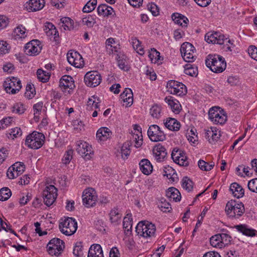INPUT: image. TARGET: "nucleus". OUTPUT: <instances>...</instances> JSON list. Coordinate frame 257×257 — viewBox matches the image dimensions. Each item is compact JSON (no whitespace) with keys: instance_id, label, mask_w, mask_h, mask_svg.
I'll return each instance as SVG.
<instances>
[{"instance_id":"nucleus-43","label":"nucleus","mask_w":257,"mask_h":257,"mask_svg":"<svg viewBox=\"0 0 257 257\" xmlns=\"http://www.w3.org/2000/svg\"><path fill=\"white\" fill-rule=\"evenodd\" d=\"M97 5V0H89L84 6L82 11L88 13L93 11Z\"/></svg>"},{"instance_id":"nucleus-6","label":"nucleus","mask_w":257,"mask_h":257,"mask_svg":"<svg viewBox=\"0 0 257 257\" xmlns=\"http://www.w3.org/2000/svg\"><path fill=\"white\" fill-rule=\"evenodd\" d=\"M61 232L67 236L73 234L77 228V223L71 217H67L59 224Z\"/></svg>"},{"instance_id":"nucleus-19","label":"nucleus","mask_w":257,"mask_h":257,"mask_svg":"<svg viewBox=\"0 0 257 257\" xmlns=\"http://www.w3.org/2000/svg\"><path fill=\"white\" fill-rule=\"evenodd\" d=\"M153 152L155 160L160 162L163 161L167 155L166 148L161 144H158L154 147Z\"/></svg>"},{"instance_id":"nucleus-15","label":"nucleus","mask_w":257,"mask_h":257,"mask_svg":"<svg viewBox=\"0 0 257 257\" xmlns=\"http://www.w3.org/2000/svg\"><path fill=\"white\" fill-rule=\"evenodd\" d=\"M41 50L40 41L38 40H32L27 43L24 47L25 54L29 56H36L41 52Z\"/></svg>"},{"instance_id":"nucleus-11","label":"nucleus","mask_w":257,"mask_h":257,"mask_svg":"<svg viewBox=\"0 0 257 257\" xmlns=\"http://www.w3.org/2000/svg\"><path fill=\"white\" fill-rule=\"evenodd\" d=\"M147 134L149 139L152 142L163 141L166 139V135L164 133L156 124L150 125L148 130Z\"/></svg>"},{"instance_id":"nucleus-3","label":"nucleus","mask_w":257,"mask_h":257,"mask_svg":"<svg viewBox=\"0 0 257 257\" xmlns=\"http://www.w3.org/2000/svg\"><path fill=\"white\" fill-rule=\"evenodd\" d=\"M45 140V137L42 133L35 131L27 136L25 144L29 148L38 149L43 146Z\"/></svg>"},{"instance_id":"nucleus-13","label":"nucleus","mask_w":257,"mask_h":257,"mask_svg":"<svg viewBox=\"0 0 257 257\" xmlns=\"http://www.w3.org/2000/svg\"><path fill=\"white\" fill-rule=\"evenodd\" d=\"M76 150L82 157L86 160H89L91 158V155L92 154L91 146L87 143L82 140L76 142Z\"/></svg>"},{"instance_id":"nucleus-44","label":"nucleus","mask_w":257,"mask_h":257,"mask_svg":"<svg viewBox=\"0 0 257 257\" xmlns=\"http://www.w3.org/2000/svg\"><path fill=\"white\" fill-rule=\"evenodd\" d=\"M131 42L132 44V46L134 49L137 51V52L140 55H143L144 53V51L141 45V42L136 38H132Z\"/></svg>"},{"instance_id":"nucleus-59","label":"nucleus","mask_w":257,"mask_h":257,"mask_svg":"<svg viewBox=\"0 0 257 257\" xmlns=\"http://www.w3.org/2000/svg\"><path fill=\"white\" fill-rule=\"evenodd\" d=\"M73 253L75 257H81L83 255L82 246L80 243L74 246Z\"/></svg>"},{"instance_id":"nucleus-45","label":"nucleus","mask_w":257,"mask_h":257,"mask_svg":"<svg viewBox=\"0 0 257 257\" xmlns=\"http://www.w3.org/2000/svg\"><path fill=\"white\" fill-rule=\"evenodd\" d=\"M198 165L201 170L203 171H208L213 169V167L214 166V163H211L210 164L206 162L203 160H200L198 162Z\"/></svg>"},{"instance_id":"nucleus-64","label":"nucleus","mask_w":257,"mask_h":257,"mask_svg":"<svg viewBox=\"0 0 257 257\" xmlns=\"http://www.w3.org/2000/svg\"><path fill=\"white\" fill-rule=\"evenodd\" d=\"M8 44L4 41H0V56L8 53Z\"/></svg>"},{"instance_id":"nucleus-63","label":"nucleus","mask_w":257,"mask_h":257,"mask_svg":"<svg viewBox=\"0 0 257 257\" xmlns=\"http://www.w3.org/2000/svg\"><path fill=\"white\" fill-rule=\"evenodd\" d=\"M14 32L21 38H24L25 36L26 29L22 25L19 26L15 29Z\"/></svg>"},{"instance_id":"nucleus-48","label":"nucleus","mask_w":257,"mask_h":257,"mask_svg":"<svg viewBox=\"0 0 257 257\" xmlns=\"http://www.w3.org/2000/svg\"><path fill=\"white\" fill-rule=\"evenodd\" d=\"M11 190L7 187L3 188L0 190V201L7 200L11 196Z\"/></svg>"},{"instance_id":"nucleus-30","label":"nucleus","mask_w":257,"mask_h":257,"mask_svg":"<svg viewBox=\"0 0 257 257\" xmlns=\"http://www.w3.org/2000/svg\"><path fill=\"white\" fill-rule=\"evenodd\" d=\"M100 100L97 96H92L89 98L87 101L86 109L89 111L93 110L98 109V111H100L99 108V103Z\"/></svg>"},{"instance_id":"nucleus-55","label":"nucleus","mask_w":257,"mask_h":257,"mask_svg":"<svg viewBox=\"0 0 257 257\" xmlns=\"http://www.w3.org/2000/svg\"><path fill=\"white\" fill-rule=\"evenodd\" d=\"M25 110V108L22 103H16L14 104L12 109L13 112L19 114L23 113Z\"/></svg>"},{"instance_id":"nucleus-28","label":"nucleus","mask_w":257,"mask_h":257,"mask_svg":"<svg viewBox=\"0 0 257 257\" xmlns=\"http://www.w3.org/2000/svg\"><path fill=\"white\" fill-rule=\"evenodd\" d=\"M139 166L140 170L145 175H149L153 171V166L148 159L141 160L139 163Z\"/></svg>"},{"instance_id":"nucleus-7","label":"nucleus","mask_w":257,"mask_h":257,"mask_svg":"<svg viewBox=\"0 0 257 257\" xmlns=\"http://www.w3.org/2000/svg\"><path fill=\"white\" fill-rule=\"evenodd\" d=\"M65 247L64 242L58 238H54L47 244V251L49 254L59 256Z\"/></svg>"},{"instance_id":"nucleus-4","label":"nucleus","mask_w":257,"mask_h":257,"mask_svg":"<svg viewBox=\"0 0 257 257\" xmlns=\"http://www.w3.org/2000/svg\"><path fill=\"white\" fill-rule=\"evenodd\" d=\"M209 120L213 123L222 125L227 120V115L225 112L218 106L210 108L208 111Z\"/></svg>"},{"instance_id":"nucleus-62","label":"nucleus","mask_w":257,"mask_h":257,"mask_svg":"<svg viewBox=\"0 0 257 257\" xmlns=\"http://www.w3.org/2000/svg\"><path fill=\"white\" fill-rule=\"evenodd\" d=\"M248 53L252 59L257 61V47L250 46L248 48Z\"/></svg>"},{"instance_id":"nucleus-23","label":"nucleus","mask_w":257,"mask_h":257,"mask_svg":"<svg viewBox=\"0 0 257 257\" xmlns=\"http://www.w3.org/2000/svg\"><path fill=\"white\" fill-rule=\"evenodd\" d=\"M111 136V131L106 127H100L96 133V138L99 142L106 141L108 139L110 138Z\"/></svg>"},{"instance_id":"nucleus-5","label":"nucleus","mask_w":257,"mask_h":257,"mask_svg":"<svg viewBox=\"0 0 257 257\" xmlns=\"http://www.w3.org/2000/svg\"><path fill=\"white\" fill-rule=\"evenodd\" d=\"M137 234L145 238L154 236L156 231L155 225L148 221H140L136 227Z\"/></svg>"},{"instance_id":"nucleus-61","label":"nucleus","mask_w":257,"mask_h":257,"mask_svg":"<svg viewBox=\"0 0 257 257\" xmlns=\"http://www.w3.org/2000/svg\"><path fill=\"white\" fill-rule=\"evenodd\" d=\"M194 53H185V54H181V55L185 61L188 62H192L196 59Z\"/></svg>"},{"instance_id":"nucleus-17","label":"nucleus","mask_w":257,"mask_h":257,"mask_svg":"<svg viewBox=\"0 0 257 257\" xmlns=\"http://www.w3.org/2000/svg\"><path fill=\"white\" fill-rule=\"evenodd\" d=\"M67 58L69 63L76 68H82L84 65L82 56L76 51H69L67 53Z\"/></svg>"},{"instance_id":"nucleus-49","label":"nucleus","mask_w":257,"mask_h":257,"mask_svg":"<svg viewBox=\"0 0 257 257\" xmlns=\"http://www.w3.org/2000/svg\"><path fill=\"white\" fill-rule=\"evenodd\" d=\"M219 239L220 240L222 248L229 244L231 241V237L227 233L217 234Z\"/></svg>"},{"instance_id":"nucleus-34","label":"nucleus","mask_w":257,"mask_h":257,"mask_svg":"<svg viewBox=\"0 0 257 257\" xmlns=\"http://www.w3.org/2000/svg\"><path fill=\"white\" fill-rule=\"evenodd\" d=\"M235 228L243 234L248 236H254L256 232L254 229L248 228L245 225H238L235 226Z\"/></svg>"},{"instance_id":"nucleus-42","label":"nucleus","mask_w":257,"mask_h":257,"mask_svg":"<svg viewBox=\"0 0 257 257\" xmlns=\"http://www.w3.org/2000/svg\"><path fill=\"white\" fill-rule=\"evenodd\" d=\"M195 49L194 47L189 42L183 43L180 48L181 54H185V53H195Z\"/></svg>"},{"instance_id":"nucleus-22","label":"nucleus","mask_w":257,"mask_h":257,"mask_svg":"<svg viewBox=\"0 0 257 257\" xmlns=\"http://www.w3.org/2000/svg\"><path fill=\"white\" fill-rule=\"evenodd\" d=\"M134 133H133V139L135 141V147L137 148L140 147L143 142L142 135V128L138 124H134L133 126Z\"/></svg>"},{"instance_id":"nucleus-39","label":"nucleus","mask_w":257,"mask_h":257,"mask_svg":"<svg viewBox=\"0 0 257 257\" xmlns=\"http://www.w3.org/2000/svg\"><path fill=\"white\" fill-rule=\"evenodd\" d=\"M184 73L191 76H196L198 74V69L191 64H186L184 67Z\"/></svg>"},{"instance_id":"nucleus-47","label":"nucleus","mask_w":257,"mask_h":257,"mask_svg":"<svg viewBox=\"0 0 257 257\" xmlns=\"http://www.w3.org/2000/svg\"><path fill=\"white\" fill-rule=\"evenodd\" d=\"M96 23L95 16L88 15L87 17L83 18L82 20V23L88 27H92Z\"/></svg>"},{"instance_id":"nucleus-52","label":"nucleus","mask_w":257,"mask_h":257,"mask_svg":"<svg viewBox=\"0 0 257 257\" xmlns=\"http://www.w3.org/2000/svg\"><path fill=\"white\" fill-rule=\"evenodd\" d=\"M218 236H219L217 235V234L212 236L210 239V244L213 247L221 248L222 245Z\"/></svg>"},{"instance_id":"nucleus-24","label":"nucleus","mask_w":257,"mask_h":257,"mask_svg":"<svg viewBox=\"0 0 257 257\" xmlns=\"http://www.w3.org/2000/svg\"><path fill=\"white\" fill-rule=\"evenodd\" d=\"M165 101L173 112L176 114L179 113L181 109V105L177 100L174 99L171 96H168L166 97Z\"/></svg>"},{"instance_id":"nucleus-31","label":"nucleus","mask_w":257,"mask_h":257,"mask_svg":"<svg viewBox=\"0 0 257 257\" xmlns=\"http://www.w3.org/2000/svg\"><path fill=\"white\" fill-rule=\"evenodd\" d=\"M230 191L235 197L239 198L244 195V190L242 187L237 183H232L229 188Z\"/></svg>"},{"instance_id":"nucleus-58","label":"nucleus","mask_w":257,"mask_h":257,"mask_svg":"<svg viewBox=\"0 0 257 257\" xmlns=\"http://www.w3.org/2000/svg\"><path fill=\"white\" fill-rule=\"evenodd\" d=\"M212 129L213 130L212 131V137H211V139H210V143L214 144L220 138V131H218L216 127H213Z\"/></svg>"},{"instance_id":"nucleus-26","label":"nucleus","mask_w":257,"mask_h":257,"mask_svg":"<svg viewBox=\"0 0 257 257\" xmlns=\"http://www.w3.org/2000/svg\"><path fill=\"white\" fill-rule=\"evenodd\" d=\"M44 31L47 36L50 39L53 37L54 39L56 41L57 38L59 36V33L54 25L51 23H46L44 26Z\"/></svg>"},{"instance_id":"nucleus-54","label":"nucleus","mask_w":257,"mask_h":257,"mask_svg":"<svg viewBox=\"0 0 257 257\" xmlns=\"http://www.w3.org/2000/svg\"><path fill=\"white\" fill-rule=\"evenodd\" d=\"M9 135L10 137L14 139V138L21 136L22 135V131L20 127H16L15 128H12L10 130Z\"/></svg>"},{"instance_id":"nucleus-8","label":"nucleus","mask_w":257,"mask_h":257,"mask_svg":"<svg viewBox=\"0 0 257 257\" xmlns=\"http://www.w3.org/2000/svg\"><path fill=\"white\" fill-rule=\"evenodd\" d=\"M4 87L7 93L14 94L17 93L21 89V81L17 77H9L5 81Z\"/></svg>"},{"instance_id":"nucleus-41","label":"nucleus","mask_w":257,"mask_h":257,"mask_svg":"<svg viewBox=\"0 0 257 257\" xmlns=\"http://www.w3.org/2000/svg\"><path fill=\"white\" fill-rule=\"evenodd\" d=\"M178 16L174 15L175 17L173 18L174 22L182 27H186L189 22L188 19L185 16L179 14H177Z\"/></svg>"},{"instance_id":"nucleus-35","label":"nucleus","mask_w":257,"mask_h":257,"mask_svg":"<svg viewBox=\"0 0 257 257\" xmlns=\"http://www.w3.org/2000/svg\"><path fill=\"white\" fill-rule=\"evenodd\" d=\"M59 25L64 30H70L73 28V21L70 18L64 17L60 19Z\"/></svg>"},{"instance_id":"nucleus-18","label":"nucleus","mask_w":257,"mask_h":257,"mask_svg":"<svg viewBox=\"0 0 257 257\" xmlns=\"http://www.w3.org/2000/svg\"><path fill=\"white\" fill-rule=\"evenodd\" d=\"M205 40L208 43L223 44L224 41L227 40L223 35L217 32H209L205 36Z\"/></svg>"},{"instance_id":"nucleus-9","label":"nucleus","mask_w":257,"mask_h":257,"mask_svg":"<svg viewBox=\"0 0 257 257\" xmlns=\"http://www.w3.org/2000/svg\"><path fill=\"white\" fill-rule=\"evenodd\" d=\"M168 91L172 94L178 96L185 95L187 93L186 86L182 83L171 80L167 84Z\"/></svg>"},{"instance_id":"nucleus-27","label":"nucleus","mask_w":257,"mask_h":257,"mask_svg":"<svg viewBox=\"0 0 257 257\" xmlns=\"http://www.w3.org/2000/svg\"><path fill=\"white\" fill-rule=\"evenodd\" d=\"M120 99L125 103L126 106H130L133 103V93L131 89L126 88L120 95Z\"/></svg>"},{"instance_id":"nucleus-50","label":"nucleus","mask_w":257,"mask_h":257,"mask_svg":"<svg viewBox=\"0 0 257 257\" xmlns=\"http://www.w3.org/2000/svg\"><path fill=\"white\" fill-rule=\"evenodd\" d=\"M182 186L187 191H191L193 188V182L188 177H184L182 180Z\"/></svg>"},{"instance_id":"nucleus-12","label":"nucleus","mask_w":257,"mask_h":257,"mask_svg":"<svg viewBox=\"0 0 257 257\" xmlns=\"http://www.w3.org/2000/svg\"><path fill=\"white\" fill-rule=\"evenodd\" d=\"M84 82L89 87H95L101 81V76L97 71L88 72L84 76Z\"/></svg>"},{"instance_id":"nucleus-53","label":"nucleus","mask_w":257,"mask_h":257,"mask_svg":"<svg viewBox=\"0 0 257 257\" xmlns=\"http://www.w3.org/2000/svg\"><path fill=\"white\" fill-rule=\"evenodd\" d=\"M158 207L160 210L164 212H169L171 209L170 203L166 202L165 200L161 201L158 205Z\"/></svg>"},{"instance_id":"nucleus-20","label":"nucleus","mask_w":257,"mask_h":257,"mask_svg":"<svg viewBox=\"0 0 257 257\" xmlns=\"http://www.w3.org/2000/svg\"><path fill=\"white\" fill-rule=\"evenodd\" d=\"M59 86L63 91L69 92V90H72L74 87L72 77L69 75L62 76L60 80Z\"/></svg>"},{"instance_id":"nucleus-51","label":"nucleus","mask_w":257,"mask_h":257,"mask_svg":"<svg viewBox=\"0 0 257 257\" xmlns=\"http://www.w3.org/2000/svg\"><path fill=\"white\" fill-rule=\"evenodd\" d=\"M12 168L15 169V172L18 173V176L21 175L25 171V165L23 163L16 162L12 166Z\"/></svg>"},{"instance_id":"nucleus-32","label":"nucleus","mask_w":257,"mask_h":257,"mask_svg":"<svg viewBox=\"0 0 257 257\" xmlns=\"http://www.w3.org/2000/svg\"><path fill=\"white\" fill-rule=\"evenodd\" d=\"M165 126L171 131H177L181 126L180 122L175 118H169L164 122Z\"/></svg>"},{"instance_id":"nucleus-25","label":"nucleus","mask_w":257,"mask_h":257,"mask_svg":"<svg viewBox=\"0 0 257 257\" xmlns=\"http://www.w3.org/2000/svg\"><path fill=\"white\" fill-rule=\"evenodd\" d=\"M98 15L103 17H113L114 11L110 6L106 4H101L98 6L97 9Z\"/></svg>"},{"instance_id":"nucleus-1","label":"nucleus","mask_w":257,"mask_h":257,"mask_svg":"<svg viewBox=\"0 0 257 257\" xmlns=\"http://www.w3.org/2000/svg\"><path fill=\"white\" fill-rule=\"evenodd\" d=\"M205 63L206 66L215 73L223 72L226 67L224 59L218 55H208L205 60Z\"/></svg>"},{"instance_id":"nucleus-2","label":"nucleus","mask_w":257,"mask_h":257,"mask_svg":"<svg viewBox=\"0 0 257 257\" xmlns=\"http://www.w3.org/2000/svg\"><path fill=\"white\" fill-rule=\"evenodd\" d=\"M244 205L235 200L228 201L225 206V212L229 217L238 218L244 213Z\"/></svg>"},{"instance_id":"nucleus-21","label":"nucleus","mask_w":257,"mask_h":257,"mask_svg":"<svg viewBox=\"0 0 257 257\" xmlns=\"http://www.w3.org/2000/svg\"><path fill=\"white\" fill-rule=\"evenodd\" d=\"M45 4L44 0H30L26 3L25 6L29 12H36L42 9Z\"/></svg>"},{"instance_id":"nucleus-46","label":"nucleus","mask_w":257,"mask_h":257,"mask_svg":"<svg viewBox=\"0 0 257 257\" xmlns=\"http://www.w3.org/2000/svg\"><path fill=\"white\" fill-rule=\"evenodd\" d=\"M73 154V149L70 148L68 149L67 151L65 153L63 158L62 159V162L64 164H68L72 159Z\"/></svg>"},{"instance_id":"nucleus-10","label":"nucleus","mask_w":257,"mask_h":257,"mask_svg":"<svg viewBox=\"0 0 257 257\" xmlns=\"http://www.w3.org/2000/svg\"><path fill=\"white\" fill-rule=\"evenodd\" d=\"M57 189L52 185H49L45 187L43 192L44 202L47 206L53 204L57 197Z\"/></svg>"},{"instance_id":"nucleus-16","label":"nucleus","mask_w":257,"mask_h":257,"mask_svg":"<svg viewBox=\"0 0 257 257\" xmlns=\"http://www.w3.org/2000/svg\"><path fill=\"white\" fill-rule=\"evenodd\" d=\"M171 157L173 161L181 166H187L189 162L185 153L178 148H174L171 154Z\"/></svg>"},{"instance_id":"nucleus-56","label":"nucleus","mask_w":257,"mask_h":257,"mask_svg":"<svg viewBox=\"0 0 257 257\" xmlns=\"http://www.w3.org/2000/svg\"><path fill=\"white\" fill-rule=\"evenodd\" d=\"M14 121V118L13 117H8L4 118L0 121V126L3 128H5L10 125Z\"/></svg>"},{"instance_id":"nucleus-57","label":"nucleus","mask_w":257,"mask_h":257,"mask_svg":"<svg viewBox=\"0 0 257 257\" xmlns=\"http://www.w3.org/2000/svg\"><path fill=\"white\" fill-rule=\"evenodd\" d=\"M247 187L251 192L257 193V178L249 181Z\"/></svg>"},{"instance_id":"nucleus-40","label":"nucleus","mask_w":257,"mask_h":257,"mask_svg":"<svg viewBox=\"0 0 257 257\" xmlns=\"http://www.w3.org/2000/svg\"><path fill=\"white\" fill-rule=\"evenodd\" d=\"M37 75L38 79L42 82H47L50 77V72L45 71L41 69L37 70Z\"/></svg>"},{"instance_id":"nucleus-33","label":"nucleus","mask_w":257,"mask_h":257,"mask_svg":"<svg viewBox=\"0 0 257 257\" xmlns=\"http://www.w3.org/2000/svg\"><path fill=\"white\" fill-rule=\"evenodd\" d=\"M109 220L112 223L118 224L120 222L122 214L117 208H114L109 214Z\"/></svg>"},{"instance_id":"nucleus-38","label":"nucleus","mask_w":257,"mask_h":257,"mask_svg":"<svg viewBox=\"0 0 257 257\" xmlns=\"http://www.w3.org/2000/svg\"><path fill=\"white\" fill-rule=\"evenodd\" d=\"M132 225V218L131 217L126 216L124 217L123 220V227L124 229V232L125 234H128V233H131Z\"/></svg>"},{"instance_id":"nucleus-36","label":"nucleus","mask_w":257,"mask_h":257,"mask_svg":"<svg viewBox=\"0 0 257 257\" xmlns=\"http://www.w3.org/2000/svg\"><path fill=\"white\" fill-rule=\"evenodd\" d=\"M151 116L155 118H160L163 114L162 107L158 104H155L150 109Z\"/></svg>"},{"instance_id":"nucleus-14","label":"nucleus","mask_w":257,"mask_h":257,"mask_svg":"<svg viewBox=\"0 0 257 257\" xmlns=\"http://www.w3.org/2000/svg\"><path fill=\"white\" fill-rule=\"evenodd\" d=\"M97 198L96 192L92 188L85 189L83 192V203L87 207H92L95 205Z\"/></svg>"},{"instance_id":"nucleus-60","label":"nucleus","mask_w":257,"mask_h":257,"mask_svg":"<svg viewBox=\"0 0 257 257\" xmlns=\"http://www.w3.org/2000/svg\"><path fill=\"white\" fill-rule=\"evenodd\" d=\"M10 23L9 19L4 15H0V30L6 28Z\"/></svg>"},{"instance_id":"nucleus-37","label":"nucleus","mask_w":257,"mask_h":257,"mask_svg":"<svg viewBox=\"0 0 257 257\" xmlns=\"http://www.w3.org/2000/svg\"><path fill=\"white\" fill-rule=\"evenodd\" d=\"M131 143L130 142H126L123 144L121 146L120 153L121 154V157L123 160L127 159L131 153L130 146Z\"/></svg>"},{"instance_id":"nucleus-29","label":"nucleus","mask_w":257,"mask_h":257,"mask_svg":"<svg viewBox=\"0 0 257 257\" xmlns=\"http://www.w3.org/2000/svg\"><path fill=\"white\" fill-rule=\"evenodd\" d=\"M166 196L169 199L170 201L175 202L180 201L181 198L180 192L174 187H170L166 191Z\"/></svg>"}]
</instances>
